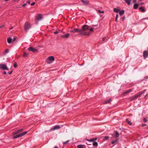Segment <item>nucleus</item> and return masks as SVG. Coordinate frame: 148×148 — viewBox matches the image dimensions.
<instances>
[{"label": "nucleus", "instance_id": "32", "mask_svg": "<svg viewBox=\"0 0 148 148\" xmlns=\"http://www.w3.org/2000/svg\"><path fill=\"white\" fill-rule=\"evenodd\" d=\"M125 1L128 5H129L130 4V0H125Z\"/></svg>", "mask_w": 148, "mask_h": 148}, {"label": "nucleus", "instance_id": "18", "mask_svg": "<svg viewBox=\"0 0 148 148\" xmlns=\"http://www.w3.org/2000/svg\"><path fill=\"white\" fill-rule=\"evenodd\" d=\"M140 96L139 95V93H138L137 95H135L133 96L134 99H136L138 97H140Z\"/></svg>", "mask_w": 148, "mask_h": 148}, {"label": "nucleus", "instance_id": "52", "mask_svg": "<svg viewBox=\"0 0 148 148\" xmlns=\"http://www.w3.org/2000/svg\"><path fill=\"white\" fill-rule=\"evenodd\" d=\"M3 74H5V75L7 74V73L6 71H4L3 72Z\"/></svg>", "mask_w": 148, "mask_h": 148}, {"label": "nucleus", "instance_id": "1", "mask_svg": "<svg viewBox=\"0 0 148 148\" xmlns=\"http://www.w3.org/2000/svg\"><path fill=\"white\" fill-rule=\"evenodd\" d=\"M55 60L53 56H51L48 57L46 60V62L48 64L52 63Z\"/></svg>", "mask_w": 148, "mask_h": 148}, {"label": "nucleus", "instance_id": "51", "mask_svg": "<svg viewBox=\"0 0 148 148\" xmlns=\"http://www.w3.org/2000/svg\"><path fill=\"white\" fill-rule=\"evenodd\" d=\"M27 3L29 4H30V1H27Z\"/></svg>", "mask_w": 148, "mask_h": 148}, {"label": "nucleus", "instance_id": "63", "mask_svg": "<svg viewBox=\"0 0 148 148\" xmlns=\"http://www.w3.org/2000/svg\"><path fill=\"white\" fill-rule=\"evenodd\" d=\"M88 144V145H90L91 144H88H88Z\"/></svg>", "mask_w": 148, "mask_h": 148}, {"label": "nucleus", "instance_id": "19", "mask_svg": "<svg viewBox=\"0 0 148 148\" xmlns=\"http://www.w3.org/2000/svg\"><path fill=\"white\" fill-rule=\"evenodd\" d=\"M140 96L139 95V93H138L137 95H135L133 96L134 99H136L138 97H140Z\"/></svg>", "mask_w": 148, "mask_h": 148}, {"label": "nucleus", "instance_id": "11", "mask_svg": "<svg viewBox=\"0 0 148 148\" xmlns=\"http://www.w3.org/2000/svg\"><path fill=\"white\" fill-rule=\"evenodd\" d=\"M80 29H79V28L75 29H73L71 30L70 32L72 33L79 32H80Z\"/></svg>", "mask_w": 148, "mask_h": 148}, {"label": "nucleus", "instance_id": "60", "mask_svg": "<svg viewBox=\"0 0 148 148\" xmlns=\"http://www.w3.org/2000/svg\"><path fill=\"white\" fill-rule=\"evenodd\" d=\"M19 0H15V1H17V2H18V1H19Z\"/></svg>", "mask_w": 148, "mask_h": 148}, {"label": "nucleus", "instance_id": "42", "mask_svg": "<svg viewBox=\"0 0 148 148\" xmlns=\"http://www.w3.org/2000/svg\"><path fill=\"white\" fill-rule=\"evenodd\" d=\"M104 138H105V139H106V140H107L108 139L109 137H108V136H105L104 137Z\"/></svg>", "mask_w": 148, "mask_h": 148}, {"label": "nucleus", "instance_id": "34", "mask_svg": "<svg viewBox=\"0 0 148 148\" xmlns=\"http://www.w3.org/2000/svg\"><path fill=\"white\" fill-rule=\"evenodd\" d=\"M18 64L16 62H14V68H16L17 67Z\"/></svg>", "mask_w": 148, "mask_h": 148}, {"label": "nucleus", "instance_id": "7", "mask_svg": "<svg viewBox=\"0 0 148 148\" xmlns=\"http://www.w3.org/2000/svg\"><path fill=\"white\" fill-rule=\"evenodd\" d=\"M60 128V127L59 125H56L54 126L53 128L51 129L49 131H51L53 130H55L59 129Z\"/></svg>", "mask_w": 148, "mask_h": 148}, {"label": "nucleus", "instance_id": "31", "mask_svg": "<svg viewBox=\"0 0 148 148\" xmlns=\"http://www.w3.org/2000/svg\"><path fill=\"white\" fill-rule=\"evenodd\" d=\"M119 10L116 8H114V11L116 13H118L119 12Z\"/></svg>", "mask_w": 148, "mask_h": 148}, {"label": "nucleus", "instance_id": "40", "mask_svg": "<svg viewBox=\"0 0 148 148\" xmlns=\"http://www.w3.org/2000/svg\"><path fill=\"white\" fill-rule=\"evenodd\" d=\"M17 37L16 36H14V38H13L12 40L13 41H14L16 40Z\"/></svg>", "mask_w": 148, "mask_h": 148}, {"label": "nucleus", "instance_id": "15", "mask_svg": "<svg viewBox=\"0 0 148 148\" xmlns=\"http://www.w3.org/2000/svg\"><path fill=\"white\" fill-rule=\"evenodd\" d=\"M69 36V34L67 33L65 35H62L61 36V37L63 38H68Z\"/></svg>", "mask_w": 148, "mask_h": 148}, {"label": "nucleus", "instance_id": "43", "mask_svg": "<svg viewBox=\"0 0 148 148\" xmlns=\"http://www.w3.org/2000/svg\"><path fill=\"white\" fill-rule=\"evenodd\" d=\"M35 2H33L31 4V5L32 6H33V5H34L35 4Z\"/></svg>", "mask_w": 148, "mask_h": 148}, {"label": "nucleus", "instance_id": "61", "mask_svg": "<svg viewBox=\"0 0 148 148\" xmlns=\"http://www.w3.org/2000/svg\"><path fill=\"white\" fill-rule=\"evenodd\" d=\"M9 0H5V1L7 2L8 1H9Z\"/></svg>", "mask_w": 148, "mask_h": 148}, {"label": "nucleus", "instance_id": "59", "mask_svg": "<svg viewBox=\"0 0 148 148\" xmlns=\"http://www.w3.org/2000/svg\"><path fill=\"white\" fill-rule=\"evenodd\" d=\"M50 131V130H48V131H45V132H51V131Z\"/></svg>", "mask_w": 148, "mask_h": 148}, {"label": "nucleus", "instance_id": "50", "mask_svg": "<svg viewBox=\"0 0 148 148\" xmlns=\"http://www.w3.org/2000/svg\"><path fill=\"white\" fill-rule=\"evenodd\" d=\"M27 5V3H24V4H23L22 6V7H25V6H26Z\"/></svg>", "mask_w": 148, "mask_h": 148}, {"label": "nucleus", "instance_id": "56", "mask_svg": "<svg viewBox=\"0 0 148 148\" xmlns=\"http://www.w3.org/2000/svg\"><path fill=\"white\" fill-rule=\"evenodd\" d=\"M146 125V124H142V125L143 126H145Z\"/></svg>", "mask_w": 148, "mask_h": 148}, {"label": "nucleus", "instance_id": "38", "mask_svg": "<svg viewBox=\"0 0 148 148\" xmlns=\"http://www.w3.org/2000/svg\"><path fill=\"white\" fill-rule=\"evenodd\" d=\"M5 26V25H3L2 26H0V30H1Z\"/></svg>", "mask_w": 148, "mask_h": 148}, {"label": "nucleus", "instance_id": "29", "mask_svg": "<svg viewBox=\"0 0 148 148\" xmlns=\"http://www.w3.org/2000/svg\"><path fill=\"white\" fill-rule=\"evenodd\" d=\"M20 133V132H19V131H18V130L14 132L13 133V135H16L17 134H19Z\"/></svg>", "mask_w": 148, "mask_h": 148}, {"label": "nucleus", "instance_id": "58", "mask_svg": "<svg viewBox=\"0 0 148 148\" xmlns=\"http://www.w3.org/2000/svg\"><path fill=\"white\" fill-rule=\"evenodd\" d=\"M115 21L116 22H117V19L115 18Z\"/></svg>", "mask_w": 148, "mask_h": 148}, {"label": "nucleus", "instance_id": "36", "mask_svg": "<svg viewBox=\"0 0 148 148\" xmlns=\"http://www.w3.org/2000/svg\"><path fill=\"white\" fill-rule=\"evenodd\" d=\"M107 39L106 38V37H105L102 38V41H106Z\"/></svg>", "mask_w": 148, "mask_h": 148}, {"label": "nucleus", "instance_id": "12", "mask_svg": "<svg viewBox=\"0 0 148 148\" xmlns=\"http://www.w3.org/2000/svg\"><path fill=\"white\" fill-rule=\"evenodd\" d=\"M84 5H87L88 4L89 1L87 0H80Z\"/></svg>", "mask_w": 148, "mask_h": 148}, {"label": "nucleus", "instance_id": "14", "mask_svg": "<svg viewBox=\"0 0 148 148\" xmlns=\"http://www.w3.org/2000/svg\"><path fill=\"white\" fill-rule=\"evenodd\" d=\"M119 135L118 132L117 131H116L115 134H114L113 135V136L115 138H118L119 137Z\"/></svg>", "mask_w": 148, "mask_h": 148}, {"label": "nucleus", "instance_id": "48", "mask_svg": "<svg viewBox=\"0 0 148 148\" xmlns=\"http://www.w3.org/2000/svg\"><path fill=\"white\" fill-rule=\"evenodd\" d=\"M143 121L145 122H146L147 121V119H146L144 118L143 119Z\"/></svg>", "mask_w": 148, "mask_h": 148}, {"label": "nucleus", "instance_id": "45", "mask_svg": "<svg viewBox=\"0 0 148 148\" xmlns=\"http://www.w3.org/2000/svg\"><path fill=\"white\" fill-rule=\"evenodd\" d=\"M23 130V129H20L18 130V131L21 132H22Z\"/></svg>", "mask_w": 148, "mask_h": 148}, {"label": "nucleus", "instance_id": "4", "mask_svg": "<svg viewBox=\"0 0 148 148\" xmlns=\"http://www.w3.org/2000/svg\"><path fill=\"white\" fill-rule=\"evenodd\" d=\"M31 25L28 22H26L24 25V29L25 30L27 31L28 29L30 28Z\"/></svg>", "mask_w": 148, "mask_h": 148}, {"label": "nucleus", "instance_id": "49", "mask_svg": "<svg viewBox=\"0 0 148 148\" xmlns=\"http://www.w3.org/2000/svg\"><path fill=\"white\" fill-rule=\"evenodd\" d=\"M144 79H145V80H146L147 79H148V76H145V78H144Z\"/></svg>", "mask_w": 148, "mask_h": 148}, {"label": "nucleus", "instance_id": "57", "mask_svg": "<svg viewBox=\"0 0 148 148\" xmlns=\"http://www.w3.org/2000/svg\"><path fill=\"white\" fill-rule=\"evenodd\" d=\"M136 0H133V2L134 3H135L136 2Z\"/></svg>", "mask_w": 148, "mask_h": 148}, {"label": "nucleus", "instance_id": "9", "mask_svg": "<svg viewBox=\"0 0 148 148\" xmlns=\"http://www.w3.org/2000/svg\"><path fill=\"white\" fill-rule=\"evenodd\" d=\"M81 29L83 30L86 31L89 29V26L87 25H84L82 26Z\"/></svg>", "mask_w": 148, "mask_h": 148}, {"label": "nucleus", "instance_id": "26", "mask_svg": "<svg viewBox=\"0 0 148 148\" xmlns=\"http://www.w3.org/2000/svg\"><path fill=\"white\" fill-rule=\"evenodd\" d=\"M132 89H129L128 90H127V91H125L124 93V94H127L129 92H131L132 91Z\"/></svg>", "mask_w": 148, "mask_h": 148}, {"label": "nucleus", "instance_id": "35", "mask_svg": "<svg viewBox=\"0 0 148 148\" xmlns=\"http://www.w3.org/2000/svg\"><path fill=\"white\" fill-rule=\"evenodd\" d=\"M9 50L8 49H5V51L4 54L5 55L7 53H8L9 52Z\"/></svg>", "mask_w": 148, "mask_h": 148}, {"label": "nucleus", "instance_id": "27", "mask_svg": "<svg viewBox=\"0 0 148 148\" xmlns=\"http://www.w3.org/2000/svg\"><path fill=\"white\" fill-rule=\"evenodd\" d=\"M138 4H134V6H133L134 9H137V8H138Z\"/></svg>", "mask_w": 148, "mask_h": 148}, {"label": "nucleus", "instance_id": "5", "mask_svg": "<svg viewBox=\"0 0 148 148\" xmlns=\"http://www.w3.org/2000/svg\"><path fill=\"white\" fill-rule=\"evenodd\" d=\"M43 18L42 14L40 13L38 14L36 16V20L38 21L41 20Z\"/></svg>", "mask_w": 148, "mask_h": 148}, {"label": "nucleus", "instance_id": "16", "mask_svg": "<svg viewBox=\"0 0 148 148\" xmlns=\"http://www.w3.org/2000/svg\"><path fill=\"white\" fill-rule=\"evenodd\" d=\"M111 101H112V99H109L108 100H107L104 101L103 102V104L108 103H110V102H111Z\"/></svg>", "mask_w": 148, "mask_h": 148}, {"label": "nucleus", "instance_id": "23", "mask_svg": "<svg viewBox=\"0 0 148 148\" xmlns=\"http://www.w3.org/2000/svg\"><path fill=\"white\" fill-rule=\"evenodd\" d=\"M28 53H27L25 52H24L23 53V57H28Z\"/></svg>", "mask_w": 148, "mask_h": 148}, {"label": "nucleus", "instance_id": "46", "mask_svg": "<svg viewBox=\"0 0 148 148\" xmlns=\"http://www.w3.org/2000/svg\"><path fill=\"white\" fill-rule=\"evenodd\" d=\"M93 28H92L90 29V31L91 32H92L93 31Z\"/></svg>", "mask_w": 148, "mask_h": 148}, {"label": "nucleus", "instance_id": "62", "mask_svg": "<svg viewBox=\"0 0 148 148\" xmlns=\"http://www.w3.org/2000/svg\"><path fill=\"white\" fill-rule=\"evenodd\" d=\"M141 5H142V4H144V3H141Z\"/></svg>", "mask_w": 148, "mask_h": 148}, {"label": "nucleus", "instance_id": "30", "mask_svg": "<svg viewBox=\"0 0 148 148\" xmlns=\"http://www.w3.org/2000/svg\"><path fill=\"white\" fill-rule=\"evenodd\" d=\"M77 148H84V145H79L77 146Z\"/></svg>", "mask_w": 148, "mask_h": 148}, {"label": "nucleus", "instance_id": "20", "mask_svg": "<svg viewBox=\"0 0 148 148\" xmlns=\"http://www.w3.org/2000/svg\"><path fill=\"white\" fill-rule=\"evenodd\" d=\"M7 41L10 44L11 43L12 41V39L10 37H8L7 39Z\"/></svg>", "mask_w": 148, "mask_h": 148}, {"label": "nucleus", "instance_id": "64", "mask_svg": "<svg viewBox=\"0 0 148 148\" xmlns=\"http://www.w3.org/2000/svg\"><path fill=\"white\" fill-rule=\"evenodd\" d=\"M104 13V12L103 11H102V13Z\"/></svg>", "mask_w": 148, "mask_h": 148}, {"label": "nucleus", "instance_id": "41", "mask_svg": "<svg viewBox=\"0 0 148 148\" xmlns=\"http://www.w3.org/2000/svg\"><path fill=\"white\" fill-rule=\"evenodd\" d=\"M125 17L123 16L122 18H121V19L122 21H123L125 20Z\"/></svg>", "mask_w": 148, "mask_h": 148}, {"label": "nucleus", "instance_id": "25", "mask_svg": "<svg viewBox=\"0 0 148 148\" xmlns=\"http://www.w3.org/2000/svg\"><path fill=\"white\" fill-rule=\"evenodd\" d=\"M120 16H122L124 13V11L123 10H121L119 12Z\"/></svg>", "mask_w": 148, "mask_h": 148}, {"label": "nucleus", "instance_id": "22", "mask_svg": "<svg viewBox=\"0 0 148 148\" xmlns=\"http://www.w3.org/2000/svg\"><path fill=\"white\" fill-rule=\"evenodd\" d=\"M126 121L127 122L128 124L130 125H131L132 124V123L130 121H129L128 119H126Z\"/></svg>", "mask_w": 148, "mask_h": 148}, {"label": "nucleus", "instance_id": "13", "mask_svg": "<svg viewBox=\"0 0 148 148\" xmlns=\"http://www.w3.org/2000/svg\"><path fill=\"white\" fill-rule=\"evenodd\" d=\"M97 140V138H91V139H90V140L87 139L86 140L88 141L89 142H94L95 140Z\"/></svg>", "mask_w": 148, "mask_h": 148}, {"label": "nucleus", "instance_id": "55", "mask_svg": "<svg viewBox=\"0 0 148 148\" xmlns=\"http://www.w3.org/2000/svg\"><path fill=\"white\" fill-rule=\"evenodd\" d=\"M13 28V27L12 26L10 28V30L12 29Z\"/></svg>", "mask_w": 148, "mask_h": 148}, {"label": "nucleus", "instance_id": "21", "mask_svg": "<svg viewBox=\"0 0 148 148\" xmlns=\"http://www.w3.org/2000/svg\"><path fill=\"white\" fill-rule=\"evenodd\" d=\"M118 140H119L118 139H115L114 140H113L111 142V143L112 144H114L115 143H117L118 142Z\"/></svg>", "mask_w": 148, "mask_h": 148}, {"label": "nucleus", "instance_id": "53", "mask_svg": "<svg viewBox=\"0 0 148 148\" xmlns=\"http://www.w3.org/2000/svg\"><path fill=\"white\" fill-rule=\"evenodd\" d=\"M118 17V15L117 14L116 15V18L117 19Z\"/></svg>", "mask_w": 148, "mask_h": 148}, {"label": "nucleus", "instance_id": "2", "mask_svg": "<svg viewBox=\"0 0 148 148\" xmlns=\"http://www.w3.org/2000/svg\"><path fill=\"white\" fill-rule=\"evenodd\" d=\"M80 32H79V34L81 35H86L87 36H89L90 33V32H86L85 31L83 30L82 29H80Z\"/></svg>", "mask_w": 148, "mask_h": 148}, {"label": "nucleus", "instance_id": "44", "mask_svg": "<svg viewBox=\"0 0 148 148\" xmlns=\"http://www.w3.org/2000/svg\"><path fill=\"white\" fill-rule=\"evenodd\" d=\"M12 71H11L9 72L8 73L9 74H11L12 73Z\"/></svg>", "mask_w": 148, "mask_h": 148}, {"label": "nucleus", "instance_id": "47", "mask_svg": "<svg viewBox=\"0 0 148 148\" xmlns=\"http://www.w3.org/2000/svg\"><path fill=\"white\" fill-rule=\"evenodd\" d=\"M59 33V32L58 31H56L54 33L55 34H58Z\"/></svg>", "mask_w": 148, "mask_h": 148}, {"label": "nucleus", "instance_id": "28", "mask_svg": "<svg viewBox=\"0 0 148 148\" xmlns=\"http://www.w3.org/2000/svg\"><path fill=\"white\" fill-rule=\"evenodd\" d=\"M146 91L145 89L143 91H142L141 92H140L139 93V95L141 96L142 94H143L145 91Z\"/></svg>", "mask_w": 148, "mask_h": 148}, {"label": "nucleus", "instance_id": "33", "mask_svg": "<svg viewBox=\"0 0 148 148\" xmlns=\"http://www.w3.org/2000/svg\"><path fill=\"white\" fill-rule=\"evenodd\" d=\"M92 145L93 146H97L98 145V143L96 142H94L93 143Z\"/></svg>", "mask_w": 148, "mask_h": 148}, {"label": "nucleus", "instance_id": "17", "mask_svg": "<svg viewBox=\"0 0 148 148\" xmlns=\"http://www.w3.org/2000/svg\"><path fill=\"white\" fill-rule=\"evenodd\" d=\"M140 96L139 95V93H138L137 95H135L133 96L134 99H136L138 97H140Z\"/></svg>", "mask_w": 148, "mask_h": 148}, {"label": "nucleus", "instance_id": "54", "mask_svg": "<svg viewBox=\"0 0 148 148\" xmlns=\"http://www.w3.org/2000/svg\"><path fill=\"white\" fill-rule=\"evenodd\" d=\"M98 12H99L100 13H102V11L100 10H98Z\"/></svg>", "mask_w": 148, "mask_h": 148}, {"label": "nucleus", "instance_id": "24", "mask_svg": "<svg viewBox=\"0 0 148 148\" xmlns=\"http://www.w3.org/2000/svg\"><path fill=\"white\" fill-rule=\"evenodd\" d=\"M139 9L140 10L143 12H145V11L144 8L143 7H140L139 8Z\"/></svg>", "mask_w": 148, "mask_h": 148}, {"label": "nucleus", "instance_id": "3", "mask_svg": "<svg viewBox=\"0 0 148 148\" xmlns=\"http://www.w3.org/2000/svg\"><path fill=\"white\" fill-rule=\"evenodd\" d=\"M27 133V132H24L18 134L14 135L15 136H13V139H16L18 138L21 137L26 134Z\"/></svg>", "mask_w": 148, "mask_h": 148}, {"label": "nucleus", "instance_id": "6", "mask_svg": "<svg viewBox=\"0 0 148 148\" xmlns=\"http://www.w3.org/2000/svg\"><path fill=\"white\" fill-rule=\"evenodd\" d=\"M0 69L3 70H8V69L6 65L3 64H0Z\"/></svg>", "mask_w": 148, "mask_h": 148}, {"label": "nucleus", "instance_id": "39", "mask_svg": "<svg viewBox=\"0 0 148 148\" xmlns=\"http://www.w3.org/2000/svg\"><path fill=\"white\" fill-rule=\"evenodd\" d=\"M130 100L131 101H132V100H134V97L133 96L132 97H130Z\"/></svg>", "mask_w": 148, "mask_h": 148}, {"label": "nucleus", "instance_id": "10", "mask_svg": "<svg viewBox=\"0 0 148 148\" xmlns=\"http://www.w3.org/2000/svg\"><path fill=\"white\" fill-rule=\"evenodd\" d=\"M148 56V51L146 50H145L143 52V56L144 58H146Z\"/></svg>", "mask_w": 148, "mask_h": 148}, {"label": "nucleus", "instance_id": "8", "mask_svg": "<svg viewBox=\"0 0 148 148\" xmlns=\"http://www.w3.org/2000/svg\"><path fill=\"white\" fill-rule=\"evenodd\" d=\"M28 49L29 51H32L33 52H36L38 51V50L36 49L33 48L32 47H30Z\"/></svg>", "mask_w": 148, "mask_h": 148}, {"label": "nucleus", "instance_id": "37", "mask_svg": "<svg viewBox=\"0 0 148 148\" xmlns=\"http://www.w3.org/2000/svg\"><path fill=\"white\" fill-rule=\"evenodd\" d=\"M69 140H67L66 141L64 142L63 143V145H65L68 143L69 141Z\"/></svg>", "mask_w": 148, "mask_h": 148}]
</instances>
